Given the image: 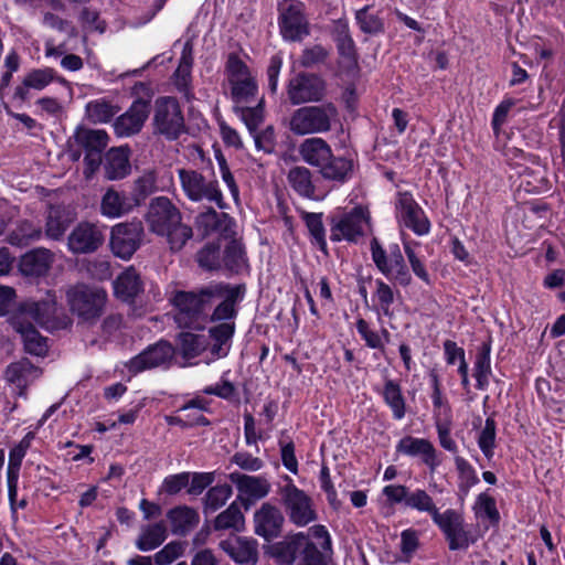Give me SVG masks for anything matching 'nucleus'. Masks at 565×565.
<instances>
[{
  "instance_id": "nucleus-1",
  "label": "nucleus",
  "mask_w": 565,
  "mask_h": 565,
  "mask_svg": "<svg viewBox=\"0 0 565 565\" xmlns=\"http://www.w3.org/2000/svg\"><path fill=\"white\" fill-rule=\"evenodd\" d=\"M146 221L152 233L167 237L172 250H180L193 234L192 228L182 223L180 210L167 196L150 201Z\"/></svg>"
},
{
  "instance_id": "nucleus-2",
  "label": "nucleus",
  "mask_w": 565,
  "mask_h": 565,
  "mask_svg": "<svg viewBox=\"0 0 565 565\" xmlns=\"http://www.w3.org/2000/svg\"><path fill=\"white\" fill-rule=\"evenodd\" d=\"M212 282L193 290H173L169 302L174 309L173 319L180 328H202L216 296Z\"/></svg>"
},
{
  "instance_id": "nucleus-3",
  "label": "nucleus",
  "mask_w": 565,
  "mask_h": 565,
  "mask_svg": "<svg viewBox=\"0 0 565 565\" xmlns=\"http://www.w3.org/2000/svg\"><path fill=\"white\" fill-rule=\"evenodd\" d=\"M67 302L73 315L82 322L93 323L104 313L107 294L103 288L76 285L66 292Z\"/></svg>"
},
{
  "instance_id": "nucleus-4",
  "label": "nucleus",
  "mask_w": 565,
  "mask_h": 565,
  "mask_svg": "<svg viewBox=\"0 0 565 565\" xmlns=\"http://www.w3.org/2000/svg\"><path fill=\"white\" fill-rule=\"evenodd\" d=\"M132 94L137 96L131 106L114 121V131L118 137H131L139 134L150 114L151 94L145 83H136Z\"/></svg>"
},
{
  "instance_id": "nucleus-5",
  "label": "nucleus",
  "mask_w": 565,
  "mask_h": 565,
  "mask_svg": "<svg viewBox=\"0 0 565 565\" xmlns=\"http://www.w3.org/2000/svg\"><path fill=\"white\" fill-rule=\"evenodd\" d=\"M338 117L337 107L332 103L319 106H305L292 114L290 130L296 135L326 132Z\"/></svg>"
},
{
  "instance_id": "nucleus-6",
  "label": "nucleus",
  "mask_w": 565,
  "mask_h": 565,
  "mask_svg": "<svg viewBox=\"0 0 565 565\" xmlns=\"http://www.w3.org/2000/svg\"><path fill=\"white\" fill-rule=\"evenodd\" d=\"M153 135L175 140L185 131L181 106L174 97H159L154 102L152 114Z\"/></svg>"
},
{
  "instance_id": "nucleus-7",
  "label": "nucleus",
  "mask_w": 565,
  "mask_h": 565,
  "mask_svg": "<svg viewBox=\"0 0 565 565\" xmlns=\"http://www.w3.org/2000/svg\"><path fill=\"white\" fill-rule=\"evenodd\" d=\"M178 177L184 195L191 202L215 203L221 210L226 207L217 181L207 180L198 170L184 168L178 170Z\"/></svg>"
},
{
  "instance_id": "nucleus-8",
  "label": "nucleus",
  "mask_w": 565,
  "mask_h": 565,
  "mask_svg": "<svg viewBox=\"0 0 565 565\" xmlns=\"http://www.w3.org/2000/svg\"><path fill=\"white\" fill-rule=\"evenodd\" d=\"M73 139L86 152L83 173L86 179H90L103 163L102 154L108 145V135L104 130L79 126L76 128Z\"/></svg>"
},
{
  "instance_id": "nucleus-9",
  "label": "nucleus",
  "mask_w": 565,
  "mask_h": 565,
  "mask_svg": "<svg viewBox=\"0 0 565 565\" xmlns=\"http://www.w3.org/2000/svg\"><path fill=\"white\" fill-rule=\"evenodd\" d=\"M56 296L47 291L45 297L40 300H28L20 305L18 311L12 317H19L21 321H33L42 328L54 330L62 327V321L57 316Z\"/></svg>"
},
{
  "instance_id": "nucleus-10",
  "label": "nucleus",
  "mask_w": 565,
  "mask_h": 565,
  "mask_svg": "<svg viewBox=\"0 0 565 565\" xmlns=\"http://www.w3.org/2000/svg\"><path fill=\"white\" fill-rule=\"evenodd\" d=\"M104 242V227L89 221H81L67 235L66 245L73 255H89L96 253Z\"/></svg>"
},
{
  "instance_id": "nucleus-11",
  "label": "nucleus",
  "mask_w": 565,
  "mask_h": 565,
  "mask_svg": "<svg viewBox=\"0 0 565 565\" xmlns=\"http://www.w3.org/2000/svg\"><path fill=\"white\" fill-rule=\"evenodd\" d=\"M212 288L216 289V296L212 297V313L209 316L211 321L234 322L237 316V303L245 294L244 285H231L226 282H212Z\"/></svg>"
},
{
  "instance_id": "nucleus-12",
  "label": "nucleus",
  "mask_w": 565,
  "mask_h": 565,
  "mask_svg": "<svg viewBox=\"0 0 565 565\" xmlns=\"http://www.w3.org/2000/svg\"><path fill=\"white\" fill-rule=\"evenodd\" d=\"M279 28L285 40L300 41L309 33L305 4L299 0H282L278 4Z\"/></svg>"
},
{
  "instance_id": "nucleus-13",
  "label": "nucleus",
  "mask_w": 565,
  "mask_h": 565,
  "mask_svg": "<svg viewBox=\"0 0 565 565\" xmlns=\"http://www.w3.org/2000/svg\"><path fill=\"white\" fill-rule=\"evenodd\" d=\"M279 494L291 522L302 526L316 520L310 497L290 480L279 489Z\"/></svg>"
},
{
  "instance_id": "nucleus-14",
  "label": "nucleus",
  "mask_w": 565,
  "mask_h": 565,
  "mask_svg": "<svg viewBox=\"0 0 565 565\" xmlns=\"http://www.w3.org/2000/svg\"><path fill=\"white\" fill-rule=\"evenodd\" d=\"M383 494L391 504L404 503L406 508L428 513L433 520L439 513L433 498L423 489L409 492L405 486L390 484L384 487Z\"/></svg>"
},
{
  "instance_id": "nucleus-15",
  "label": "nucleus",
  "mask_w": 565,
  "mask_h": 565,
  "mask_svg": "<svg viewBox=\"0 0 565 565\" xmlns=\"http://www.w3.org/2000/svg\"><path fill=\"white\" fill-rule=\"evenodd\" d=\"M143 236V226L140 221L119 223L111 227L110 247L113 253L129 259L139 248Z\"/></svg>"
},
{
  "instance_id": "nucleus-16",
  "label": "nucleus",
  "mask_w": 565,
  "mask_h": 565,
  "mask_svg": "<svg viewBox=\"0 0 565 565\" xmlns=\"http://www.w3.org/2000/svg\"><path fill=\"white\" fill-rule=\"evenodd\" d=\"M287 95L292 105L321 100L326 95V82L311 73H299L289 81Z\"/></svg>"
},
{
  "instance_id": "nucleus-17",
  "label": "nucleus",
  "mask_w": 565,
  "mask_h": 565,
  "mask_svg": "<svg viewBox=\"0 0 565 565\" xmlns=\"http://www.w3.org/2000/svg\"><path fill=\"white\" fill-rule=\"evenodd\" d=\"M445 534L450 551L466 550L470 545L468 532L463 527L462 516L448 509L438 513L433 520Z\"/></svg>"
},
{
  "instance_id": "nucleus-18",
  "label": "nucleus",
  "mask_w": 565,
  "mask_h": 565,
  "mask_svg": "<svg viewBox=\"0 0 565 565\" xmlns=\"http://www.w3.org/2000/svg\"><path fill=\"white\" fill-rule=\"evenodd\" d=\"M284 522L281 511L276 505L265 502L254 513V532L270 542L281 534Z\"/></svg>"
},
{
  "instance_id": "nucleus-19",
  "label": "nucleus",
  "mask_w": 565,
  "mask_h": 565,
  "mask_svg": "<svg viewBox=\"0 0 565 565\" xmlns=\"http://www.w3.org/2000/svg\"><path fill=\"white\" fill-rule=\"evenodd\" d=\"M396 209L401 222L417 235L429 232V221L408 192H399Z\"/></svg>"
},
{
  "instance_id": "nucleus-20",
  "label": "nucleus",
  "mask_w": 565,
  "mask_h": 565,
  "mask_svg": "<svg viewBox=\"0 0 565 565\" xmlns=\"http://www.w3.org/2000/svg\"><path fill=\"white\" fill-rule=\"evenodd\" d=\"M174 349L169 342L159 341L132 358L127 367L130 372L139 373L164 364L172 359Z\"/></svg>"
},
{
  "instance_id": "nucleus-21",
  "label": "nucleus",
  "mask_w": 565,
  "mask_h": 565,
  "mask_svg": "<svg viewBox=\"0 0 565 565\" xmlns=\"http://www.w3.org/2000/svg\"><path fill=\"white\" fill-rule=\"evenodd\" d=\"M55 260V254L45 247H38L20 257L19 270L26 277L45 276Z\"/></svg>"
},
{
  "instance_id": "nucleus-22",
  "label": "nucleus",
  "mask_w": 565,
  "mask_h": 565,
  "mask_svg": "<svg viewBox=\"0 0 565 565\" xmlns=\"http://www.w3.org/2000/svg\"><path fill=\"white\" fill-rule=\"evenodd\" d=\"M218 545L236 563L255 564L257 562V542L253 539L231 536L221 541Z\"/></svg>"
},
{
  "instance_id": "nucleus-23",
  "label": "nucleus",
  "mask_w": 565,
  "mask_h": 565,
  "mask_svg": "<svg viewBox=\"0 0 565 565\" xmlns=\"http://www.w3.org/2000/svg\"><path fill=\"white\" fill-rule=\"evenodd\" d=\"M232 218L224 212H216L214 209L209 207L206 211L200 213L195 218V226L203 236L213 233H220L222 236H231L234 232L232 230Z\"/></svg>"
},
{
  "instance_id": "nucleus-24",
  "label": "nucleus",
  "mask_w": 565,
  "mask_h": 565,
  "mask_svg": "<svg viewBox=\"0 0 565 565\" xmlns=\"http://www.w3.org/2000/svg\"><path fill=\"white\" fill-rule=\"evenodd\" d=\"M41 370L34 366L28 359L9 364L4 372L8 383L18 388V395L24 396L28 385L41 375Z\"/></svg>"
},
{
  "instance_id": "nucleus-25",
  "label": "nucleus",
  "mask_w": 565,
  "mask_h": 565,
  "mask_svg": "<svg viewBox=\"0 0 565 565\" xmlns=\"http://www.w3.org/2000/svg\"><path fill=\"white\" fill-rule=\"evenodd\" d=\"M364 223L365 215L363 210L355 207L332 226L330 237L332 241L337 242L342 238L355 241L356 237L363 235Z\"/></svg>"
},
{
  "instance_id": "nucleus-26",
  "label": "nucleus",
  "mask_w": 565,
  "mask_h": 565,
  "mask_svg": "<svg viewBox=\"0 0 565 565\" xmlns=\"http://www.w3.org/2000/svg\"><path fill=\"white\" fill-rule=\"evenodd\" d=\"M74 221V215L64 205H50L45 215V236L53 241L63 239Z\"/></svg>"
},
{
  "instance_id": "nucleus-27",
  "label": "nucleus",
  "mask_w": 565,
  "mask_h": 565,
  "mask_svg": "<svg viewBox=\"0 0 565 565\" xmlns=\"http://www.w3.org/2000/svg\"><path fill=\"white\" fill-rule=\"evenodd\" d=\"M135 206L131 196L127 198L124 192L109 186L102 196L99 211L107 218H118L128 214Z\"/></svg>"
},
{
  "instance_id": "nucleus-28",
  "label": "nucleus",
  "mask_w": 565,
  "mask_h": 565,
  "mask_svg": "<svg viewBox=\"0 0 565 565\" xmlns=\"http://www.w3.org/2000/svg\"><path fill=\"white\" fill-rule=\"evenodd\" d=\"M10 323L22 337L28 353L42 356L47 352L46 339L34 328L31 321H21L19 317H11Z\"/></svg>"
},
{
  "instance_id": "nucleus-29",
  "label": "nucleus",
  "mask_w": 565,
  "mask_h": 565,
  "mask_svg": "<svg viewBox=\"0 0 565 565\" xmlns=\"http://www.w3.org/2000/svg\"><path fill=\"white\" fill-rule=\"evenodd\" d=\"M353 171L354 162L352 159L334 156L332 152L330 159H327L318 173L326 181L344 183L352 177Z\"/></svg>"
},
{
  "instance_id": "nucleus-30",
  "label": "nucleus",
  "mask_w": 565,
  "mask_h": 565,
  "mask_svg": "<svg viewBox=\"0 0 565 565\" xmlns=\"http://www.w3.org/2000/svg\"><path fill=\"white\" fill-rule=\"evenodd\" d=\"M167 519L171 531L179 536H185L196 527L200 522L198 511L188 505H179L168 511Z\"/></svg>"
},
{
  "instance_id": "nucleus-31",
  "label": "nucleus",
  "mask_w": 565,
  "mask_h": 565,
  "mask_svg": "<svg viewBox=\"0 0 565 565\" xmlns=\"http://www.w3.org/2000/svg\"><path fill=\"white\" fill-rule=\"evenodd\" d=\"M396 450L408 456H423L424 463L431 470H434L438 465L436 450L427 439L406 436L399 440L396 446Z\"/></svg>"
},
{
  "instance_id": "nucleus-32",
  "label": "nucleus",
  "mask_w": 565,
  "mask_h": 565,
  "mask_svg": "<svg viewBox=\"0 0 565 565\" xmlns=\"http://www.w3.org/2000/svg\"><path fill=\"white\" fill-rule=\"evenodd\" d=\"M331 153L332 149L328 142L318 137L308 138L299 146V154L302 160L309 166L317 168L318 171L327 159H330Z\"/></svg>"
},
{
  "instance_id": "nucleus-33",
  "label": "nucleus",
  "mask_w": 565,
  "mask_h": 565,
  "mask_svg": "<svg viewBox=\"0 0 565 565\" xmlns=\"http://www.w3.org/2000/svg\"><path fill=\"white\" fill-rule=\"evenodd\" d=\"M308 537L302 533L287 536L285 540L269 546V554L280 563L291 565L297 554L301 552L307 544Z\"/></svg>"
},
{
  "instance_id": "nucleus-34",
  "label": "nucleus",
  "mask_w": 565,
  "mask_h": 565,
  "mask_svg": "<svg viewBox=\"0 0 565 565\" xmlns=\"http://www.w3.org/2000/svg\"><path fill=\"white\" fill-rule=\"evenodd\" d=\"M230 480L236 486L239 493H244L259 500L267 497L271 488L269 481L265 477L232 472L230 475Z\"/></svg>"
},
{
  "instance_id": "nucleus-35",
  "label": "nucleus",
  "mask_w": 565,
  "mask_h": 565,
  "mask_svg": "<svg viewBox=\"0 0 565 565\" xmlns=\"http://www.w3.org/2000/svg\"><path fill=\"white\" fill-rule=\"evenodd\" d=\"M115 296L122 301H132L142 290L143 284L139 273L129 267L114 281Z\"/></svg>"
},
{
  "instance_id": "nucleus-36",
  "label": "nucleus",
  "mask_w": 565,
  "mask_h": 565,
  "mask_svg": "<svg viewBox=\"0 0 565 565\" xmlns=\"http://www.w3.org/2000/svg\"><path fill=\"white\" fill-rule=\"evenodd\" d=\"M105 178L108 180H120L130 172L128 149L124 147L111 148L104 159Z\"/></svg>"
},
{
  "instance_id": "nucleus-37",
  "label": "nucleus",
  "mask_w": 565,
  "mask_h": 565,
  "mask_svg": "<svg viewBox=\"0 0 565 565\" xmlns=\"http://www.w3.org/2000/svg\"><path fill=\"white\" fill-rule=\"evenodd\" d=\"M42 227L31 221H19L15 227L10 232L7 237L9 244L13 246L24 247L42 237Z\"/></svg>"
},
{
  "instance_id": "nucleus-38",
  "label": "nucleus",
  "mask_w": 565,
  "mask_h": 565,
  "mask_svg": "<svg viewBox=\"0 0 565 565\" xmlns=\"http://www.w3.org/2000/svg\"><path fill=\"white\" fill-rule=\"evenodd\" d=\"M244 526L245 518L237 501L232 502L213 522V527L216 531L233 530L234 532H241Z\"/></svg>"
},
{
  "instance_id": "nucleus-39",
  "label": "nucleus",
  "mask_w": 565,
  "mask_h": 565,
  "mask_svg": "<svg viewBox=\"0 0 565 565\" xmlns=\"http://www.w3.org/2000/svg\"><path fill=\"white\" fill-rule=\"evenodd\" d=\"M235 332V322H222L209 330L213 344L210 348L211 354L216 358H224L228 353V348L224 345L233 338Z\"/></svg>"
},
{
  "instance_id": "nucleus-40",
  "label": "nucleus",
  "mask_w": 565,
  "mask_h": 565,
  "mask_svg": "<svg viewBox=\"0 0 565 565\" xmlns=\"http://www.w3.org/2000/svg\"><path fill=\"white\" fill-rule=\"evenodd\" d=\"M157 173L146 170L135 181L130 192L131 201L136 206L141 205L148 196L157 191Z\"/></svg>"
},
{
  "instance_id": "nucleus-41",
  "label": "nucleus",
  "mask_w": 565,
  "mask_h": 565,
  "mask_svg": "<svg viewBox=\"0 0 565 565\" xmlns=\"http://www.w3.org/2000/svg\"><path fill=\"white\" fill-rule=\"evenodd\" d=\"M290 186L301 196L315 198L316 186L312 182L311 171L306 167H294L287 175Z\"/></svg>"
},
{
  "instance_id": "nucleus-42",
  "label": "nucleus",
  "mask_w": 565,
  "mask_h": 565,
  "mask_svg": "<svg viewBox=\"0 0 565 565\" xmlns=\"http://www.w3.org/2000/svg\"><path fill=\"white\" fill-rule=\"evenodd\" d=\"M26 447L23 446V441H21L17 447H14L10 451L9 457V466H8V488H9V500L14 509V503L17 499V484L19 478V471L21 468V462L23 457L25 456Z\"/></svg>"
},
{
  "instance_id": "nucleus-43",
  "label": "nucleus",
  "mask_w": 565,
  "mask_h": 565,
  "mask_svg": "<svg viewBox=\"0 0 565 565\" xmlns=\"http://www.w3.org/2000/svg\"><path fill=\"white\" fill-rule=\"evenodd\" d=\"M167 537V527L163 522L146 525L136 541L140 551H151L161 545Z\"/></svg>"
},
{
  "instance_id": "nucleus-44",
  "label": "nucleus",
  "mask_w": 565,
  "mask_h": 565,
  "mask_svg": "<svg viewBox=\"0 0 565 565\" xmlns=\"http://www.w3.org/2000/svg\"><path fill=\"white\" fill-rule=\"evenodd\" d=\"M179 343L184 359L196 358L207 348V341L204 335L191 332H181L179 334Z\"/></svg>"
},
{
  "instance_id": "nucleus-45",
  "label": "nucleus",
  "mask_w": 565,
  "mask_h": 565,
  "mask_svg": "<svg viewBox=\"0 0 565 565\" xmlns=\"http://www.w3.org/2000/svg\"><path fill=\"white\" fill-rule=\"evenodd\" d=\"M388 264L390 267H392V274L388 277L402 286H408L412 281V277L398 245H395L391 249Z\"/></svg>"
},
{
  "instance_id": "nucleus-46",
  "label": "nucleus",
  "mask_w": 565,
  "mask_h": 565,
  "mask_svg": "<svg viewBox=\"0 0 565 565\" xmlns=\"http://www.w3.org/2000/svg\"><path fill=\"white\" fill-rule=\"evenodd\" d=\"M355 19L361 31L366 34H377L384 31L383 19L369 6L358 10Z\"/></svg>"
},
{
  "instance_id": "nucleus-47",
  "label": "nucleus",
  "mask_w": 565,
  "mask_h": 565,
  "mask_svg": "<svg viewBox=\"0 0 565 565\" xmlns=\"http://www.w3.org/2000/svg\"><path fill=\"white\" fill-rule=\"evenodd\" d=\"M230 84L232 98L237 106L248 104L257 93V85L252 75Z\"/></svg>"
},
{
  "instance_id": "nucleus-48",
  "label": "nucleus",
  "mask_w": 565,
  "mask_h": 565,
  "mask_svg": "<svg viewBox=\"0 0 565 565\" xmlns=\"http://www.w3.org/2000/svg\"><path fill=\"white\" fill-rule=\"evenodd\" d=\"M233 489L230 484H218L209 489L204 498V513L215 512L231 498Z\"/></svg>"
},
{
  "instance_id": "nucleus-49",
  "label": "nucleus",
  "mask_w": 565,
  "mask_h": 565,
  "mask_svg": "<svg viewBox=\"0 0 565 565\" xmlns=\"http://www.w3.org/2000/svg\"><path fill=\"white\" fill-rule=\"evenodd\" d=\"M263 104L264 100L262 98L255 107L244 105L234 107L235 113L245 122L250 134H255V131H257L258 127L264 121Z\"/></svg>"
},
{
  "instance_id": "nucleus-50",
  "label": "nucleus",
  "mask_w": 565,
  "mask_h": 565,
  "mask_svg": "<svg viewBox=\"0 0 565 565\" xmlns=\"http://www.w3.org/2000/svg\"><path fill=\"white\" fill-rule=\"evenodd\" d=\"M335 42L341 56L349 61L355 60V45L350 35L347 22L338 21L334 28Z\"/></svg>"
},
{
  "instance_id": "nucleus-51",
  "label": "nucleus",
  "mask_w": 565,
  "mask_h": 565,
  "mask_svg": "<svg viewBox=\"0 0 565 565\" xmlns=\"http://www.w3.org/2000/svg\"><path fill=\"white\" fill-rule=\"evenodd\" d=\"M118 111V106L106 100L90 102L86 106L87 116L95 124L109 121Z\"/></svg>"
},
{
  "instance_id": "nucleus-52",
  "label": "nucleus",
  "mask_w": 565,
  "mask_h": 565,
  "mask_svg": "<svg viewBox=\"0 0 565 565\" xmlns=\"http://www.w3.org/2000/svg\"><path fill=\"white\" fill-rule=\"evenodd\" d=\"M223 262L228 270L235 273H238L246 265L244 249L237 241L233 239L227 244Z\"/></svg>"
},
{
  "instance_id": "nucleus-53",
  "label": "nucleus",
  "mask_w": 565,
  "mask_h": 565,
  "mask_svg": "<svg viewBox=\"0 0 565 565\" xmlns=\"http://www.w3.org/2000/svg\"><path fill=\"white\" fill-rule=\"evenodd\" d=\"M302 220L305 221L311 236L315 238L319 248L327 253V243L324 237V227L322 223V213H301Z\"/></svg>"
},
{
  "instance_id": "nucleus-54",
  "label": "nucleus",
  "mask_w": 565,
  "mask_h": 565,
  "mask_svg": "<svg viewBox=\"0 0 565 565\" xmlns=\"http://www.w3.org/2000/svg\"><path fill=\"white\" fill-rule=\"evenodd\" d=\"M490 373V347L483 344L482 351L477 355L473 373L479 390H483L488 385Z\"/></svg>"
},
{
  "instance_id": "nucleus-55",
  "label": "nucleus",
  "mask_w": 565,
  "mask_h": 565,
  "mask_svg": "<svg viewBox=\"0 0 565 565\" xmlns=\"http://www.w3.org/2000/svg\"><path fill=\"white\" fill-rule=\"evenodd\" d=\"M385 402L393 409L394 416L401 419L405 415V401L399 386L393 381H387L384 388Z\"/></svg>"
},
{
  "instance_id": "nucleus-56",
  "label": "nucleus",
  "mask_w": 565,
  "mask_h": 565,
  "mask_svg": "<svg viewBox=\"0 0 565 565\" xmlns=\"http://www.w3.org/2000/svg\"><path fill=\"white\" fill-rule=\"evenodd\" d=\"M196 260L206 270L218 269L221 267L220 245L215 243L206 244L198 252Z\"/></svg>"
},
{
  "instance_id": "nucleus-57",
  "label": "nucleus",
  "mask_w": 565,
  "mask_h": 565,
  "mask_svg": "<svg viewBox=\"0 0 565 565\" xmlns=\"http://www.w3.org/2000/svg\"><path fill=\"white\" fill-rule=\"evenodd\" d=\"M329 50L321 44H316L311 47H306L299 58V63L302 67L312 68L320 64H323L329 57Z\"/></svg>"
},
{
  "instance_id": "nucleus-58",
  "label": "nucleus",
  "mask_w": 565,
  "mask_h": 565,
  "mask_svg": "<svg viewBox=\"0 0 565 565\" xmlns=\"http://www.w3.org/2000/svg\"><path fill=\"white\" fill-rule=\"evenodd\" d=\"M495 427L494 419L488 417L478 438V445L487 458L493 456V449L495 447Z\"/></svg>"
},
{
  "instance_id": "nucleus-59",
  "label": "nucleus",
  "mask_w": 565,
  "mask_h": 565,
  "mask_svg": "<svg viewBox=\"0 0 565 565\" xmlns=\"http://www.w3.org/2000/svg\"><path fill=\"white\" fill-rule=\"evenodd\" d=\"M54 75L52 68L34 70L24 77L23 84L25 87L42 89L53 81Z\"/></svg>"
},
{
  "instance_id": "nucleus-60",
  "label": "nucleus",
  "mask_w": 565,
  "mask_h": 565,
  "mask_svg": "<svg viewBox=\"0 0 565 565\" xmlns=\"http://www.w3.org/2000/svg\"><path fill=\"white\" fill-rule=\"evenodd\" d=\"M226 73L230 83L250 76L247 65L234 53L227 57Z\"/></svg>"
},
{
  "instance_id": "nucleus-61",
  "label": "nucleus",
  "mask_w": 565,
  "mask_h": 565,
  "mask_svg": "<svg viewBox=\"0 0 565 565\" xmlns=\"http://www.w3.org/2000/svg\"><path fill=\"white\" fill-rule=\"evenodd\" d=\"M298 565H329L322 552L309 540L299 556Z\"/></svg>"
},
{
  "instance_id": "nucleus-62",
  "label": "nucleus",
  "mask_w": 565,
  "mask_h": 565,
  "mask_svg": "<svg viewBox=\"0 0 565 565\" xmlns=\"http://www.w3.org/2000/svg\"><path fill=\"white\" fill-rule=\"evenodd\" d=\"M190 477L189 472L167 477L162 483V491L170 495L179 493L183 488L189 486Z\"/></svg>"
},
{
  "instance_id": "nucleus-63",
  "label": "nucleus",
  "mask_w": 565,
  "mask_h": 565,
  "mask_svg": "<svg viewBox=\"0 0 565 565\" xmlns=\"http://www.w3.org/2000/svg\"><path fill=\"white\" fill-rule=\"evenodd\" d=\"M372 259L376 265L377 269L385 276L392 274V267H390L386 252L379 243L377 238L371 241Z\"/></svg>"
},
{
  "instance_id": "nucleus-64",
  "label": "nucleus",
  "mask_w": 565,
  "mask_h": 565,
  "mask_svg": "<svg viewBox=\"0 0 565 565\" xmlns=\"http://www.w3.org/2000/svg\"><path fill=\"white\" fill-rule=\"evenodd\" d=\"M183 550L184 547L181 543L171 542L154 555V562L157 565L170 564L182 555Z\"/></svg>"
}]
</instances>
